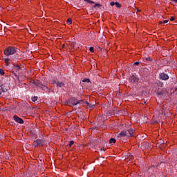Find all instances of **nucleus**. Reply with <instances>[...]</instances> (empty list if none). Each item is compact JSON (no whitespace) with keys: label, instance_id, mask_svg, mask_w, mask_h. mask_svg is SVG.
I'll return each mask as SVG.
<instances>
[{"label":"nucleus","instance_id":"f257e3e1","mask_svg":"<svg viewBox=\"0 0 177 177\" xmlns=\"http://www.w3.org/2000/svg\"><path fill=\"white\" fill-rule=\"evenodd\" d=\"M131 136H133V130L131 128H129L127 130H124L118 134V138L120 139H122V138L128 139V138H131Z\"/></svg>","mask_w":177,"mask_h":177},{"label":"nucleus","instance_id":"f03ea898","mask_svg":"<svg viewBox=\"0 0 177 177\" xmlns=\"http://www.w3.org/2000/svg\"><path fill=\"white\" fill-rule=\"evenodd\" d=\"M17 51L16 48L13 46H9L6 48L4 50V54L6 56H10L12 55H15V53Z\"/></svg>","mask_w":177,"mask_h":177},{"label":"nucleus","instance_id":"7ed1b4c3","mask_svg":"<svg viewBox=\"0 0 177 177\" xmlns=\"http://www.w3.org/2000/svg\"><path fill=\"white\" fill-rule=\"evenodd\" d=\"M83 102L75 98H71L68 100V106H77V104H80V103H82Z\"/></svg>","mask_w":177,"mask_h":177},{"label":"nucleus","instance_id":"20e7f679","mask_svg":"<svg viewBox=\"0 0 177 177\" xmlns=\"http://www.w3.org/2000/svg\"><path fill=\"white\" fill-rule=\"evenodd\" d=\"M35 146H44L45 145V141L42 139H37L34 142Z\"/></svg>","mask_w":177,"mask_h":177},{"label":"nucleus","instance_id":"39448f33","mask_svg":"<svg viewBox=\"0 0 177 177\" xmlns=\"http://www.w3.org/2000/svg\"><path fill=\"white\" fill-rule=\"evenodd\" d=\"M160 80H162V81H167L169 78V76L167 73H162L159 75Z\"/></svg>","mask_w":177,"mask_h":177},{"label":"nucleus","instance_id":"423d86ee","mask_svg":"<svg viewBox=\"0 0 177 177\" xmlns=\"http://www.w3.org/2000/svg\"><path fill=\"white\" fill-rule=\"evenodd\" d=\"M13 118H14V120L15 121V122H18V124H24V120H23V119H21L19 116L15 115L13 116Z\"/></svg>","mask_w":177,"mask_h":177},{"label":"nucleus","instance_id":"0eeeda50","mask_svg":"<svg viewBox=\"0 0 177 177\" xmlns=\"http://www.w3.org/2000/svg\"><path fill=\"white\" fill-rule=\"evenodd\" d=\"M130 80L131 82H138V81H139V79L138 77H136V76L132 75L130 77Z\"/></svg>","mask_w":177,"mask_h":177},{"label":"nucleus","instance_id":"6e6552de","mask_svg":"<svg viewBox=\"0 0 177 177\" xmlns=\"http://www.w3.org/2000/svg\"><path fill=\"white\" fill-rule=\"evenodd\" d=\"M4 63H6V66H9V64H10V58L4 59Z\"/></svg>","mask_w":177,"mask_h":177},{"label":"nucleus","instance_id":"1a4fd4ad","mask_svg":"<svg viewBox=\"0 0 177 177\" xmlns=\"http://www.w3.org/2000/svg\"><path fill=\"white\" fill-rule=\"evenodd\" d=\"M57 86H59V88H63V86H64V83L60 82H57Z\"/></svg>","mask_w":177,"mask_h":177},{"label":"nucleus","instance_id":"9d476101","mask_svg":"<svg viewBox=\"0 0 177 177\" xmlns=\"http://www.w3.org/2000/svg\"><path fill=\"white\" fill-rule=\"evenodd\" d=\"M115 142H116V140H115V138H111V139L109 140V143H110L111 145H113V143H115Z\"/></svg>","mask_w":177,"mask_h":177},{"label":"nucleus","instance_id":"9b49d317","mask_svg":"<svg viewBox=\"0 0 177 177\" xmlns=\"http://www.w3.org/2000/svg\"><path fill=\"white\" fill-rule=\"evenodd\" d=\"M66 23L67 24H69V25L73 24V20L69 18L67 19Z\"/></svg>","mask_w":177,"mask_h":177},{"label":"nucleus","instance_id":"f8f14e48","mask_svg":"<svg viewBox=\"0 0 177 177\" xmlns=\"http://www.w3.org/2000/svg\"><path fill=\"white\" fill-rule=\"evenodd\" d=\"M74 145V140H71L69 142V144L68 145V147H71Z\"/></svg>","mask_w":177,"mask_h":177},{"label":"nucleus","instance_id":"ddd939ff","mask_svg":"<svg viewBox=\"0 0 177 177\" xmlns=\"http://www.w3.org/2000/svg\"><path fill=\"white\" fill-rule=\"evenodd\" d=\"M100 6H102V5H100V3H95L93 8H100Z\"/></svg>","mask_w":177,"mask_h":177},{"label":"nucleus","instance_id":"4468645a","mask_svg":"<svg viewBox=\"0 0 177 177\" xmlns=\"http://www.w3.org/2000/svg\"><path fill=\"white\" fill-rule=\"evenodd\" d=\"M83 82L89 83V82H91V80H89V79L84 78V79H83Z\"/></svg>","mask_w":177,"mask_h":177},{"label":"nucleus","instance_id":"2eb2a0df","mask_svg":"<svg viewBox=\"0 0 177 177\" xmlns=\"http://www.w3.org/2000/svg\"><path fill=\"white\" fill-rule=\"evenodd\" d=\"M115 5L116 8H121V5L118 2H115Z\"/></svg>","mask_w":177,"mask_h":177},{"label":"nucleus","instance_id":"dca6fc26","mask_svg":"<svg viewBox=\"0 0 177 177\" xmlns=\"http://www.w3.org/2000/svg\"><path fill=\"white\" fill-rule=\"evenodd\" d=\"M85 2H87L88 3H92V4H95V3L91 0H84Z\"/></svg>","mask_w":177,"mask_h":177},{"label":"nucleus","instance_id":"f3484780","mask_svg":"<svg viewBox=\"0 0 177 177\" xmlns=\"http://www.w3.org/2000/svg\"><path fill=\"white\" fill-rule=\"evenodd\" d=\"M32 102H37V100H38V97H32Z\"/></svg>","mask_w":177,"mask_h":177},{"label":"nucleus","instance_id":"a211bd4d","mask_svg":"<svg viewBox=\"0 0 177 177\" xmlns=\"http://www.w3.org/2000/svg\"><path fill=\"white\" fill-rule=\"evenodd\" d=\"M0 74H1V75H3V74H5V72L3 71V69L0 68Z\"/></svg>","mask_w":177,"mask_h":177},{"label":"nucleus","instance_id":"6ab92c4d","mask_svg":"<svg viewBox=\"0 0 177 177\" xmlns=\"http://www.w3.org/2000/svg\"><path fill=\"white\" fill-rule=\"evenodd\" d=\"M89 50H90V52H92V53H93V50H94V48H93V47H90V48H89Z\"/></svg>","mask_w":177,"mask_h":177},{"label":"nucleus","instance_id":"aec40b11","mask_svg":"<svg viewBox=\"0 0 177 177\" xmlns=\"http://www.w3.org/2000/svg\"><path fill=\"white\" fill-rule=\"evenodd\" d=\"M110 5H111V6H114V5H115V2L112 1L110 3Z\"/></svg>","mask_w":177,"mask_h":177},{"label":"nucleus","instance_id":"412c9836","mask_svg":"<svg viewBox=\"0 0 177 177\" xmlns=\"http://www.w3.org/2000/svg\"><path fill=\"white\" fill-rule=\"evenodd\" d=\"M174 20H175V17H171L170 21H174Z\"/></svg>","mask_w":177,"mask_h":177},{"label":"nucleus","instance_id":"4be33fe9","mask_svg":"<svg viewBox=\"0 0 177 177\" xmlns=\"http://www.w3.org/2000/svg\"><path fill=\"white\" fill-rule=\"evenodd\" d=\"M38 86H39L40 88H44V86H44V85H42V84L39 83L38 84Z\"/></svg>","mask_w":177,"mask_h":177},{"label":"nucleus","instance_id":"5701e85b","mask_svg":"<svg viewBox=\"0 0 177 177\" xmlns=\"http://www.w3.org/2000/svg\"><path fill=\"white\" fill-rule=\"evenodd\" d=\"M163 23H164V24H167V23H168V20H165V21H163Z\"/></svg>","mask_w":177,"mask_h":177},{"label":"nucleus","instance_id":"b1692460","mask_svg":"<svg viewBox=\"0 0 177 177\" xmlns=\"http://www.w3.org/2000/svg\"><path fill=\"white\" fill-rule=\"evenodd\" d=\"M135 64H136V66H138V64H139V62H135Z\"/></svg>","mask_w":177,"mask_h":177},{"label":"nucleus","instance_id":"393cba45","mask_svg":"<svg viewBox=\"0 0 177 177\" xmlns=\"http://www.w3.org/2000/svg\"><path fill=\"white\" fill-rule=\"evenodd\" d=\"M160 86H162V82L160 83Z\"/></svg>","mask_w":177,"mask_h":177},{"label":"nucleus","instance_id":"a878e982","mask_svg":"<svg viewBox=\"0 0 177 177\" xmlns=\"http://www.w3.org/2000/svg\"><path fill=\"white\" fill-rule=\"evenodd\" d=\"M91 109H95V105H93Z\"/></svg>","mask_w":177,"mask_h":177},{"label":"nucleus","instance_id":"bb28decb","mask_svg":"<svg viewBox=\"0 0 177 177\" xmlns=\"http://www.w3.org/2000/svg\"><path fill=\"white\" fill-rule=\"evenodd\" d=\"M0 95H2V91L0 90Z\"/></svg>","mask_w":177,"mask_h":177},{"label":"nucleus","instance_id":"cd10ccee","mask_svg":"<svg viewBox=\"0 0 177 177\" xmlns=\"http://www.w3.org/2000/svg\"><path fill=\"white\" fill-rule=\"evenodd\" d=\"M101 150H104V151L105 149H104V148H101Z\"/></svg>","mask_w":177,"mask_h":177},{"label":"nucleus","instance_id":"c85d7f7f","mask_svg":"<svg viewBox=\"0 0 177 177\" xmlns=\"http://www.w3.org/2000/svg\"><path fill=\"white\" fill-rule=\"evenodd\" d=\"M174 1L177 3V0H174Z\"/></svg>","mask_w":177,"mask_h":177}]
</instances>
